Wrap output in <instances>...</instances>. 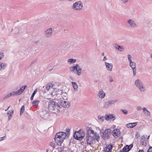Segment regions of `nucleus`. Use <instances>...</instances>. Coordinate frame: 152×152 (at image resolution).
<instances>
[{
  "label": "nucleus",
  "instance_id": "obj_23",
  "mask_svg": "<svg viewBox=\"0 0 152 152\" xmlns=\"http://www.w3.org/2000/svg\"><path fill=\"white\" fill-rule=\"evenodd\" d=\"M7 64L5 63L0 62V70L4 69L7 66Z\"/></svg>",
  "mask_w": 152,
  "mask_h": 152
},
{
  "label": "nucleus",
  "instance_id": "obj_27",
  "mask_svg": "<svg viewBox=\"0 0 152 152\" xmlns=\"http://www.w3.org/2000/svg\"><path fill=\"white\" fill-rule=\"evenodd\" d=\"M39 102V101L38 100L34 101L32 103V105L34 106L37 107Z\"/></svg>",
  "mask_w": 152,
  "mask_h": 152
},
{
  "label": "nucleus",
  "instance_id": "obj_1",
  "mask_svg": "<svg viewBox=\"0 0 152 152\" xmlns=\"http://www.w3.org/2000/svg\"><path fill=\"white\" fill-rule=\"evenodd\" d=\"M86 139L87 144L90 145L94 143L96 140L98 141L99 136L93 130L89 128L86 134Z\"/></svg>",
  "mask_w": 152,
  "mask_h": 152
},
{
  "label": "nucleus",
  "instance_id": "obj_3",
  "mask_svg": "<svg viewBox=\"0 0 152 152\" xmlns=\"http://www.w3.org/2000/svg\"><path fill=\"white\" fill-rule=\"evenodd\" d=\"M56 95L57 96L58 95V97L59 98H56L58 100V102L59 104H60L61 106L64 107H68L70 106V104L67 101L63 100L64 99L62 97L61 94H60L59 93L56 94Z\"/></svg>",
  "mask_w": 152,
  "mask_h": 152
},
{
  "label": "nucleus",
  "instance_id": "obj_7",
  "mask_svg": "<svg viewBox=\"0 0 152 152\" xmlns=\"http://www.w3.org/2000/svg\"><path fill=\"white\" fill-rule=\"evenodd\" d=\"M70 70L71 72H73L80 75L81 74V69L80 68L79 65L77 64H75V65L73 66H71L70 67Z\"/></svg>",
  "mask_w": 152,
  "mask_h": 152
},
{
  "label": "nucleus",
  "instance_id": "obj_24",
  "mask_svg": "<svg viewBox=\"0 0 152 152\" xmlns=\"http://www.w3.org/2000/svg\"><path fill=\"white\" fill-rule=\"evenodd\" d=\"M139 90L141 92H143L145 91L146 88L145 86H137Z\"/></svg>",
  "mask_w": 152,
  "mask_h": 152
},
{
  "label": "nucleus",
  "instance_id": "obj_4",
  "mask_svg": "<svg viewBox=\"0 0 152 152\" xmlns=\"http://www.w3.org/2000/svg\"><path fill=\"white\" fill-rule=\"evenodd\" d=\"M26 86H22L18 91L12 92L10 93L5 96L3 98V99H5L12 96H17L21 94L23 92Z\"/></svg>",
  "mask_w": 152,
  "mask_h": 152
},
{
  "label": "nucleus",
  "instance_id": "obj_48",
  "mask_svg": "<svg viewBox=\"0 0 152 152\" xmlns=\"http://www.w3.org/2000/svg\"><path fill=\"white\" fill-rule=\"evenodd\" d=\"M72 86H75V85L76 86H77V85L76 83L75 82H72Z\"/></svg>",
  "mask_w": 152,
  "mask_h": 152
},
{
  "label": "nucleus",
  "instance_id": "obj_56",
  "mask_svg": "<svg viewBox=\"0 0 152 152\" xmlns=\"http://www.w3.org/2000/svg\"><path fill=\"white\" fill-rule=\"evenodd\" d=\"M150 57L151 58H152V53L150 55Z\"/></svg>",
  "mask_w": 152,
  "mask_h": 152
},
{
  "label": "nucleus",
  "instance_id": "obj_55",
  "mask_svg": "<svg viewBox=\"0 0 152 152\" xmlns=\"http://www.w3.org/2000/svg\"><path fill=\"white\" fill-rule=\"evenodd\" d=\"M104 52L102 53V56H104Z\"/></svg>",
  "mask_w": 152,
  "mask_h": 152
},
{
  "label": "nucleus",
  "instance_id": "obj_60",
  "mask_svg": "<svg viewBox=\"0 0 152 152\" xmlns=\"http://www.w3.org/2000/svg\"><path fill=\"white\" fill-rule=\"evenodd\" d=\"M7 110H8V109H6V110H5V111H6Z\"/></svg>",
  "mask_w": 152,
  "mask_h": 152
},
{
  "label": "nucleus",
  "instance_id": "obj_2",
  "mask_svg": "<svg viewBox=\"0 0 152 152\" xmlns=\"http://www.w3.org/2000/svg\"><path fill=\"white\" fill-rule=\"evenodd\" d=\"M70 129H66V132H60L57 133L56 134L54 139L58 145H61V143L66 137H69L70 134Z\"/></svg>",
  "mask_w": 152,
  "mask_h": 152
},
{
  "label": "nucleus",
  "instance_id": "obj_46",
  "mask_svg": "<svg viewBox=\"0 0 152 152\" xmlns=\"http://www.w3.org/2000/svg\"><path fill=\"white\" fill-rule=\"evenodd\" d=\"M136 109L137 110L139 111L141 109V107L140 106H137V107Z\"/></svg>",
  "mask_w": 152,
  "mask_h": 152
},
{
  "label": "nucleus",
  "instance_id": "obj_5",
  "mask_svg": "<svg viewBox=\"0 0 152 152\" xmlns=\"http://www.w3.org/2000/svg\"><path fill=\"white\" fill-rule=\"evenodd\" d=\"M58 103L56 102L53 100H50L48 103V107L51 110H58L59 107Z\"/></svg>",
  "mask_w": 152,
  "mask_h": 152
},
{
  "label": "nucleus",
  "instance_id": "obj_58",
  "mask_svg": "<svg viewBox=\"0 0 152 152\" xmlns=\"http://www.w3.org/2000/svg\"><path fill=\"white\" fill-rule=\"evenodd\" d=\"M130 145V147H131V148L133 146V145Z\"/></svg>",
  "mask_w": 152,
  "mask_h": 152
},
{
  "label": "nucleus",
  "instance_id": "obj_9",
  "mask_svg": "<svg viewBox=\"0 0 152 152\" xmlns=\"http://www.w3.org/2000/svg\"><path fill=\"white\" fill-rule=\"evenodd\" d=\"M83 7V4L81 1L75 2L72 5V8L75 10H81Z\"/></svg>",
  "mask_w": 152,
  "mask_h": 152
},
{
  "label": "nucleus",
  "instance_id": "obj_47",
  "mask_svg": "<svg viewBox=\"0 0 152 152\" xmlns=\"http://www.w3.org/2000/svg\"><path fill=\"white\" fill-rule=\"evenodd\" d=\"M109 78H110V80L109 81L110 82H111L113 81V79L112 78V77L110 76H109Z\"/></svg>",
  "mask_w": 152,
  "mask_h": 152
},
{
  "label": "nucleus",
  "instance_id": "obj_38",
  "mask_svg": "<svg viewBox=\"0 0 152 152\" xmlns=\"http://www.w3.org/2000/svg\"><path fill=\"white\" fill-rule=\"evenodd\" d=\"M113 46L116 49H117L118 48V45L117 44L114 43L113 44Z\"/></svg>",
  "mask_w": 152,
  "mask_h": 152
},
{
  "label": "nucleus",
  "instance_id": "obj_36",
  "mask_svg": "<svg viewBox=\"0 0 152 152\" xmlns=\"http://www.w3.org/2000/svg\"><path fill=\"white\" fill-rule=\"evenodd\" d=\"M53 148H55V143L52 142H50L49 144Z\"/></svg>",
  "mask_w": 152,
  "mask_h": 152
},
{
  "label": "nucleus",
  "instance_id": "obj_37",
  "mask_svg": "<svg viewBox=\"0 0 152 152\" xmlns=\"http://www.w3.org/2000/svg\"><path fill=\"white\" fill-rule=\"evenodd\" d=\"M129 0H121V2L123 4H125L127 3Z\"/></svg>",
  "mask_w": 152,
  "mask_h": 152
},
{
  "label": "nucleus",
  "instance_id": "obj_43",
  "mask_svg": "<svg viewBox=\"0 0 152 152\" xmlns=\"http://www.w3.org/2000/svg\"><path fill=\"white\" fill-rule=\"evenodd\" d=\"M127 57L128 60L131 59L132 56L128 54L127 56Z\"/></svg>",
  "mask_w": 152,
  "mask_h": 152
},
{
  "label": "nucleus",
  "instance_id": "obj_57",
  "mask_svg": "<svg viewBox=\"0 0 152 152\" xmlns=\"http://www.w3.org/2000/svg\"><path fill=\"white\" fill-rule=\"evenodd\" d=\"M49 150L48 149H47L46 151V152H48Z\"/></svg>",
  "mask_w": 152,
  "mask_h": 152
},
{
  "label": "nucleus",
  "instance_id": "obj_10",
  "mask_svg": "<svg viewBox=\"0 0 152 152\" xmlns=\"http://www.w3.org/2000/svg\"><path fill=\"white\" fill-rule=\"evenodd\" d=\"M111 131V129H105L104 130L103 134L104 139H106L109 137Z\"/></svg>",
  "mask_w": 152,
  "mask_h": 152
},
{
  "label": "nucleus",
  "instance_id": "obj_14",
  "mask_svg": "<svg viewBox=\"0 0 152 152\" xmlns=\"http://www.w3.org/2000/svg\"><path fill=\"white\" fill-rule=\"evenodd\" d=\"M105 64L107 69L108 71H112L113 66V64L111 63H108L106 62H105Z\"/></svg>",
  "mask_w": 152,
  "mask_h": 152
},
{
  "label": "nucleus",
  "instance_id": "obj_20",
  "mask_svg": "<svg viewBox=\"0 0 152 152\" xmlns=\"http://www.w3.org/2000/svg\"><path fill=\"white\" fill-rule=\"evenodd\" d=\"M137 125V122H134L133 123H130L127 124V127L129 128H132L135 126H136Z\"/></svg>",
  "mask_w": 152,
  "mask_h": 152
},
{
  "label": "nucleus",
  "instance_id": "obj_11",
  "mask_svg": "<svg viewBox=\"0 0 152 152\" xmlns=\"http://www.w3.org/2000/svg\"><path fill=\"white\" fill-rule=\"evenodd\" d=\"M127 23L132 28H135L137 26V24L133 20L129 19L127 20Z\"/></svg>",
  "mask_w": 152,
  "mask_h": 152
},
{
  "label": "nucleus",
  "instance_id": "obj_8",
  "mask_svg": "<svg viewBox=\"0 0 152 152\" xmlns=\"http://www.w3.org/2000/svg\"><path fill=\"white\" fill-rule=\"evenodd\" d=\"M85 135L84 132L79 131L75 132L74 134V137L76 139L78 140H82Z\"/></svg>",
  "mask_w": 152,
  "mask_h": 152
},
{
  "label": "nucleus",
  "instance_id": "obj_54",
  "mask_svg": "<svg viewBox=\"0 0 152 152\" xmlns=\"http://www.w3.org/2000/svg\"><path fill=\"white\" fill-rule=\"evenodd\" d=\"M39 42V41H37L35 42L34 43H37Z\"/></svg>",
  "mask_w": 152,
  "mask_h": 152
},
{
  "label": "nucleus",
  "instance_id": "obj_12",
  "mask_svg": "<svg viewBox=\"0 0 152 152\" xmlns=\"http://www.w3.org/2000/svg\"><path fill=\"white\" fill-rule=\"evenodd\" d=\"M53 32L52 29L49 28L46 30L44 32V34L46 37L47 38L50 37L51 36Z\"/></svg>",
  "mask_w": 152,
  "mask_h": 152
},
{
  "label": "nucleus",
  "instance_id": "obj_39",
  "mask_svg": "<svg viewBox=\"0 0 152 152\" xmlns=\"http://www.w3.org/2000/svg\"><path fill=\"white\" fill-rule=\"evenodd\" d=\"M4 56V53L2 52H0V59H1Z\"/></svg>",
  "mask_w": 152,
  "mask_h": 152
},
{
  "label": "nucleus",
  "instance_id": "obj_45",
  "mask_svg": "<svg viewBox=\"0 0 152 152\" xmlns=\"http://www.w3.org/2000/svg\"><path fill=\"white\" fill-rule=\"evenodd\" d=\"M51 86H54V85L53 84V83H49L47 84L46 86H51Z\"/></svg>",
  "mask_w": 152,
  "mask_h": 152
},
{
  "label": "nucleus",
  "instance_id": "obj_21",
  "mask_svg": "<svg viewBox=\"0 0 152 152\" xmlns=\"http://www.w3.org/2000/svg\"><path fill=\"white\" fill-rule=\"evenodd\" d=\"M113 146L111 145H110L106 147V149H105V152H110Z\"/></svg>",
  "mask_w": 152,
  "mask_h": 152
},
{
  "label": "nucleus",
  "instance_id": "obj_61",
  "mask_svg": "<svg viewBox=\"0 0 152 152\" xmlns=\"http://www.w3.org/2000/svg\"><path fill=\"white\" fill-rule=\"evenodd\" d=\"M149 136L148 137V138H149Z\"/></svg>",
  "mask_w": 152,
  "mask_h": 152
},
{
  "label": "nucleus",
  "instance_id": "obj_33",
  "mask_svg": "<svg viewBox=\"0 0 152 152\" xmlns=\"http://www.w3.org/2000/svg\"><path fill=\"white\" fill-rule=\"evenodd\" d=\"M118 47L117 48V50H118L120 51H122L123 50V48H122L121 46L118 45Z\"/></svg>",
  "mask_w": 152,
  "mask_h": 152
},
{
  "label": "nucleus",
  "instance_id": "obj_31",
  "mask_svg": "<svg viewBox=\"0 0 152 152\" xmlns=\"http://www.w3.org/2000/svg\"><path fill=\"white\" fill-rule=\"evenodd\" d=\"M110 105V104L109 103V102L108 101L105 103L104 105V107L105 108H107Z\"/></svg>",
  "mask_w": 152,
  "mask_h": 152
},
{
  "label": "nucleus",
  "instance_id": "obj_28",
  "mask_svg": "<svg viewBox=\"0 0 152 152\" xmlns=\"http://www.w3.org/2000/svg\"><path fill=\"white\" fill-rule=\"evenodd\" d=\"M110 105L113 104L117 102V100L116 99H113L108 100Z\"/></svg>",
  "mask_w": 152,
  "mask_h": 152
},
{
  "label": "nucleus",
  "instance_id": "obj_52",
  "mask_svg": "<svg viewBox=\"0 0 152 152\" xmlns=\"http://www.w3.org/2000/svg\"><path fill=\"white\" fill-rule=\"evenodd\" d=\"M126 147H127V148H130V150L131 149V147H130V145H129V146H128V145H126Z\"/></svg>",
  "mask_w": 152,
  "mask_h": 152
},
{
  "label": "nucleus",
  "instance_id": "obj_40",
  "mask_svg": "<svg viewBox=\"0 0 152 152\" xmlns=\"http://www.w3.org/2000/svg\"><path fill=\"white\" fill-rule=\"evenodd\" d=\"M147 152H152V147H149Z\"/></svg>",
  "mask_w": 152,
  "mask_h": 152
},
{
  "label": "nucleus",
  "instance_id": "obj_22",
  "mask_svg": "<svg viewBox=\"0 0 152 152\" xmlns=\"http://www.w3.org/2000/svg\"><path fill=\"white\" fill-rule=\"evenodd\" d=\"M135 84L136 86H143V85L142 82L139 79H137L135 81Z\"/></svg>",
  "mask_w": 152,
  "mask_h": 152
},
{
  "label": "nucleus",
  "instance_id": "obj_35",
  "mask_svg": "<svg viewBox=\"0 0 152 152\" xmlns=\"http://www.w3.org/2000/svg\"><path fill=\"white\" fill-rule=\"evenodd\" d=\"M110 119H113V120H114L115 119V117L114 116H113V115L110 114Z\"/></svg>",
  "mask_w": 152,
  "mask_h": 152
},
{
  "label": "nucleus",
  "instance_id": "obj_15",
  "mask_svg": "<svg viewBox=\"0 0 152 152\" xmlns=\"http://www.w3.org/2000/svg\"><path fill=\"white\" fill-rule=\"evenodd\" d=\"M98 96L100 98L103 99L105 96V93L102 89H101L98 91Z\"/></svg>",
  "mask_w": 152,
  "mask_h": 152
},
{
  "label": "nucleus",
  "instance_id": "obj_49",
  "mask_svg": "<svg viewBox=\"0 0 152 152\" xmlns=\"http://www.w3.org/2000/svg\"><path fill=\"white\" fill-rule=\"evenodd\" d=\"M128 60L129 62V64H132V63H133L134 62H133L132 61L131 59H130L129 60Z\"/></svg>",
  "mask_w": 152,
  "mask_h": 152
},
{
  "label": "nucleus",
  "instance_id": "obj_44",
  "mask_svg": "<svg viewBox=\"0 0 152 152\" xmlns=\"http://www.w3.org/2000/svg\"><path fill=\"white\" fill-rule=\"evenodd\" d=\"M37 61V59H36L34 60L30 64V65L31 66L33 64L35 63L36 61Z\"/></svg>",
  "mask_w": 152,
  "mask_h": 152
},
{
  "label": "nucleus",
  "instance_id": "obj_53",
  "mask_svg": "<svg viewBox=\"0 0 152 152\" xmlns=\"http://www.w3.org/2000/svg\"><path fill=\"white\" fill-rule=\"evenodd\" d=\"M138 152H144V151L142 150H140Z\"/></svg>",
  "mask_w": 152,
  "mask_h": 152
},
{
  "label": "nucleus",
  "instance_id": "obj_50",
  "mask_svg": "<svg viewBox=\"0 0 152 152\" xmlns=\"http://www.w3.org/2000/svg\"><path fill=\"white\" fill-rule=\"evenodd\" d=\"M4 137H0V141L4 139Z\"/></svg>",
  "mask_w": 152,
  "mask_h": 152
},
{
  "label": "nucleus",
  "instance_id": "obj_59",
  "mask_svg": "<svg viewBox=\"0 0 152 152\" xmlns=\"http://www.w3.org/2000/svg\"><path fill=\"white\" fill-rule=\"evenodd\" d=\"M10 107V106H9L8 107V108H7V109H8V108Z\"/></svg>",
  "mask_w": 152,
  "mask_h": 152
},
{
  "label": "nucleus",
  "instance_id": "obj_26",
  "mask_svg": "<svg viewBox=\"0 0 152 152\" xmlns=\"http://www.w3.org/2000/svg\"><path fill=\"white\" fill-rule=\"evenodd\" d=\"M76 61V60L75 59L71 58L68 60V62L69 63V64H72L75 63Z\"/></svg>",
  "mask_w": 152,
  "mask_h": 152
},
{
  "label": "nucleus",
  "instance_id": "obj_41",
  "mask_svg": "<svg viewBox=\"0 0 152 152\" xmlns=\"http://www.w3.org/2000/svg\"><path fill=\"white\" fill-rule=\"evenodd\" d=\"M73 87L75 91H77L78 90V86H73Z\"/></svg>",
  "mask_w": 152,
  "mask_h": 152
},
{
  "label": "nucleus",
  "instance_id": "obj_30",
  "mask_svg": "<svg viewBox=\"0 0 152 152\" xmlns=\"http://www.w3.org/2000/svg\"><path fill=\"white\" fill-rule=\"evenodd\" d=\"M130 150V148H128L126 146L123 149V152H128Z\"/></svg>",
  "mask_w": 152,
  "mask_h": 152
},
{
  "label": "nucleus",
  "instance_id": "obj_19",
  "mask_svg": "<svg viewBox=\"0 0 152 152\" xmlns=\"http://www.w3.org/2000/svg\"><path fill=\"white\" fill-rule=\"evenodd\" d=\"M13 113V110H8L7 113L8 115V120L10 121L12 118V115Z\"/></svg>",
  "mask_w": 152,
  "mask_h": 152
},
{
  "label": "nucleus",
  "instance_id": "obj_51",
  "mask_svg": "<svg viewBox=\"0 0 152 152\" xmlns=\"http://www.w3.org/2000/svg\"><path fill=\"white\" fill-rule=\"evenodd\" d=\"M107 59V58L106 56H104V58L103 59V61H105Z\"/></svg>",
  "mask_w": 152,
  "mask_h": 152
},
{
  "label": "nucleus",
  "instance_id": "obj_17",
  "mask_svg": "<svg viewBox=\"0 0 152 152\" xmlns=\"http://www.w3.org/2000/svg\"><path fill=\"white\" fill-rule=\"evenodd\" d=\"M146 137H145L144 136H142L140 141L141 144L143 146H145L146 144Z\"/></svg>",
  "mask_w": 152,
  "mask_h": 152
},
{
  "label": "nucleus",
  "instance_id": "obj_16",
  "mask_svg": "<svg viewBox=\"0 0 152 152\" xmlns=\"http://www.w3.org/2000/svg\"><path fill=\"white\" fill-rule=\"evenodd\" d=\"M131 68L132 69L133 75L134 76L136 75V63L134 62L131 64H129Z\"/></svg>",
  "mask_w": 152,
  "mask_h": 152
},
{
  "label": "nucleus",
  "instance_id": "obj_25",
  "mask_svg": "<svg viewBox=\"0 0 152 152\" xmlns=\"http://www.w3.org/2000/svg\"><path fill=\"white\" fill-rule=\"evenodd\" d=\"M104 116L101 115H99L98 116V120L99 121L102 123L104 121Z\"/></svg>",
  "mask_w": 152,
  "mask_h": 152
},
{
  "label": "nucleus",
  "instance_id": "obj_34",
  "mask_svg": "<svg viewBox=\"0 0 152 152\" xmlns=\"http://www.w3.org/2000/svg\"><path fill=\"white\" fill-rule=\"evenodd\" d=\"M121 111L124 114H126L127 113V111L125 109H122Z\"/></svg>",
  "mask_w": 152,
  "mask_h": 152
},
{
  "label": "nucleus",
  "instance_id": "obj_32",
  "mask_svg": "<svg viewBox=\"0 0 152 152\" xmlns=\"http://www.w3.org/2000/svg\"><path fill=\"white\" fill-rule=\"evenodd\" d=\"M24 106L23 105L22 106L20 110V114L23 113L24 111Z\"/></svg>",
  "mask_w": 152,
  "mask_h": 152
},
{
  "label": "nucleus",
  "instance_id": "obj_13",
  "mask_svg": "<svg viewBox=\"0 0 152 152\" xmlns=\"http://www.w3.org/2000/svg\"><path fill=\"white\" fill-rule=\"evenodd\" d=\"M121 133L118 129H115L113 131V136L115 138L119 137Z\"/></svg>",
  "mask_w": 152,
  "mask_h": 152
},
{
  "label": "nucleus",
  "instance_id": "obj_29",
  "mask_svg": "<svg viewBox=\"0 0 152 152\" xmlns=\"http://www.w3.org/2000/svg\"><path fill=\"white\" fill-rule=\"evenodd\" d=\"M37 91V89H36L34 91V92L32 94L31 96V99L32 100L33 99L35 95L36 94Z\"/></svg>",
  "mask_w": 152,
  "mask_h": 152
},
{
  "label": "nucleus",
  "instance_id": "obj_42",
  "mask_svg": "<svg viewBox=\"0 0 152 152\" xmlns=\"http://www.w3.org/2000/svg\"><path fill=\"white\" fill-rule=\"evenodd\" d=\"M110 116L109 115H107L105 117V119L106 120H108L110 119Z\"/></svg>",
  "mask_w": 152,
  "mask_h": 152
},
{
  "label": "nucleus",
  "instance_id": "obj_18",
  "mask_svg": "<svg viewBox=\"0 0 152 152\" xmlns=\"http://www.w3.org/2000/svg\"><path fill=\"white\" fill-rule=\"evenodd\" d=\"M142 109L143 110V112L145 115L147 116H150V113L148 110H147L146 108L143 107Z\"/></svg>",
  "mask_w": 152,
  "mask_h": 152
},
{
  "label": "nucleus",
  "instance_id": "obj_6",
  "mask_svg": "<svg viewBox=\"0 0 152 152\" xmlns=\"http://www.w3.org/2000/svg\"><path fill=\"white\" fill-rule=\"evenodd\" d=\"M53 87V86H45V88H46V89L44 92L46 93L47 91H49L52 96L53 95L54 92L58 93V92L61 93H62L61 90L58 88H54Z\"/></svg>",
  "mask_w": 152,
  "mask_h": 152
}]
</instances>
